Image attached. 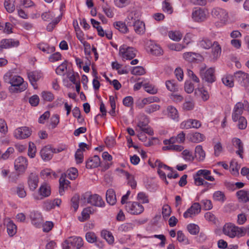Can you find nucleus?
<instances>
[{"label": "nucleus", "mask_w": 249, "mask_h": 249, "mask_svg": "<svg viewBox=\"0 0 249 249\" xmlns=\"http://www.w3.org/2000/svg\"><path fill=\"white\" fill-rule=\"evenodd\" d=\"M83 246L82 238L78 236H71L62 244L63 249H80Z\"/></svg>", "instance_id": "obj_1"}, {"label": "nucleus", "mask_w": 249, "mask_h": 249, "mask_svg": "<svg viewBox=\"0 0 249 249\" xmlns=\"http://www.w3.org/2000/svg\"><path fill=\"white\" fill-rule=\"evenodd\" d=\"M205 64L201 65L199 67V75L202 80L208 83H212L215 81V70L213 68H210L207 70Z\"/></svg>", "instance_id": "obj_2"}, {"label": "nucleus", "mask_w": 249, "mask_h": 249, "mask_svg": "<svg viewBox=\"0 0 249 249\" xmlns=\"http://www.w3.org/2000/svg\"><path fill=\"white\" fill-rule=\"evenodd\" d=\"M249 104L248 101L244 100L239 102L234 106L232 113V119L234 122H237L239 117H241L243 111L249 109Z\"/></svg>", "instance_id": "obj_3"}, {"label": "nucleus", "mask_w": 249, "mask_h": 249, "mask_svg": "<svg viewBox=\"0 0 249 249\" xmlns=\"http://www.w3.org/2000/svg\"><path fill=\"white\" fill-rule=\"evenodd\" d=\"M81 199L97 207H102L105 204L102 197L97 194L90 195L89 193H86L82 195Z\"/></svg>", "instance_id": "obj_4"}, {"label": "nucleus", "mask_w": 249, "mask_h": 249, "mask_svg": "<svg viewBox=\"0 0 249 249\" xmlns=\"http://www.w3.org/2000/svg\"><path fill=\"white\" fill-rule=\"evenodd\" d=\"M119 54L123 60H131L136 56V51L132 47L123 45L120 47Z\"/></svg>", "instance_id": "obj_5"}, {"label": "nucleus", "mask_w": 249, "mask_h": 249, "mask_svg": "<svg viewBox=\"0 0 249 249\" xmlns=\"http://www.w3.org/2000/svg\"><path fill=\"white\" fill-rule=\"evenodd\" d=\"M125 209L132 214H139L144 211L143 206L138 202L129 201L126 203Z\"/></svg>", "instance_id": "obj_6"}, {"label": "nucleus", "mask_w": 249, "mask_h": 249, "mask_svg": "<svg viewBox=\"0 0 249 249\" xmlns=\"http://www.w3.org/2000/svg\"><path fill=\"white\" fill-rule=\"evenodd\" d=\"M9 83L12 86L15 87L18 92H21L27 88V83H25L23 79L18 75L13 76L10 80Z\"/></svg>", "instance_id": "obj_7"}, {"label": "nucleus", "mask_w": 249, "mask_h": 249, "mask_svg": "<svg viewBox=\"0 0 249 249\" xmlns=\"http://www.w3.org/2000/svg\"><path fill=\"white\" fill-rule=\"evenodd\" d=\"M208 13L206 11L199 7H196L193 10L192 18L196 22H202L207 18Z\"/></svg>", "instance_id": "obj_8"}, {"label": "nucleus", "mask_w": 249, "mask_h": 249, "mask_svg": "<svg viewBox=\"0 0 249 249\" xmlns=\"http://www.w3.org/2000/svg\"><path fill=\"white\" fill-rule=\"evenodd\" d=\"M234 79L242 86H246L249 84V74L241 71L234 73Z\"/></svg>", "instance_id": "obj_9"}, {"label": "nucleus", "mask_w": 249, "mask_h": 249, "mask_svg": "<svg viewBox=\"0 0 249 249\" xmlns=\"http://www.w3.org/2000/svg\"><path fill=\"white\" fill-rule=\"evenodd\" d=\"M28 161L23 157H19L15 161L14 167L16 171L19 173H24L27 168Z\"/></svg>", "instance_id": "obj_10"}, {"label": "nucleus", "mask_w": 249, "mask_h": 249, "mask_svg": "<svg viewBox=\"0 0 249 249\" xmlns=\"http://www.w3.org/2000/svg\"><path fill=\"white\" fill-rule=\"evenodd\" d=\"M39 178L37 173L31 172L27 178V184L30 190L35 191L38 186Z\"/></svg>", "instance_id": "obj_11"}, {"label": "nucleus", "mask_w": 249, "mask_h": 249, "mask_svg": "<svg viewBox=\"0 0 249 249\" xmlns=\"http://www.w3.org/2000/svg\"><path fill=\"white\" fill-rule=\"evenodd\" d=\"M212 15L214 18L220 19L222 22L227 21L229 18L228 12L225 10L218 7L212 10Z\"/></svg>", "instance_id": "obj_12"}, {"label": "nucleus", "mask_w": 249, "mask_h": 249, "mask_svg": "<svg viewBox=\"0 0 249 249\" xmlns=\"http://www.w3.org/2000/svg\"><path fill=\"white\" fill-rule=\"evenodd\" d=\"M201 211V206L199 203L195 202L184 213V218L191 217L198 214Z\"/></svg>", "instance_id": "obj_13"}, {"label": "nucleus", "mask_w": 249, "mask_h": 249, "mask_svg": "<svg viewBox=\"0 0 249 249\" xmlns=\"http://www.w3.org/2000/svg\"><path fill=\"white\" fill-rule=\"evenodd\" d=\"M31 135V131L26 126L18 127L14 132L15 136L18 139H26Z\"/></svg>", "instance_id": "obj_14"}, {"label": "nucleus", "mask_w": 249, "mask_h": 249, "mask_svg": "<svg viewBox=\"0 0 249 249\" xmlns=\"http://www.w3.org/2000/svg\"><path fill=\"white\" fill-rule=\"evenodd\" d=\"M201 123L197 120L188 119L180 124V128L186 129L192 128H198L201 126Z\"/></svg>", "instance_id": "obj_15"}, {"label": "nucleus", "mask_w": 249, "mask_h": 249, "mask_svg": "<svg viewBox=\"0 0 249 249\" xmlns=\"http://www.w3.org/2000/svg\"><path fill=\"white\" fill-rule=\"evenodd\" d=\"M19 41L13 39H4L0 42V53L3 49H8L13 47H17Z\"/></svg>", "instance_id": "obj_16"}, {"label": "nucleus", "mask_w": 249, "mask_h": 249, "mask_svg": "<svg viewBox=\"0 0 249 249\" xmlns=\"http://www.w3.org/2000/svg\"><path fill=\"white\" fill-rule=\"evenodd\" d=\"M30 218L32 223L36 227H40L42 225L43 219L40 213L34 211L31 212Z\"/></svg>", "instance_id": "obj_17"}, {"label": "nucleus", "mask_w": 249, "mask_h": 249, "mask_svg": "<svg viewBox=\"0 0 249 249\" xmlns=\"http://www.w3.org/2000/svg\"><path fill=\"white\" fill-rule=\"evenodd\" d=\"M236 226L232 223H228L225 224L223 228V232L224 234L231 238L236 237Z\"/></svg>", "instance_id": "obj_18"}, {"label": "nucleus", "mask_w": 249, "mask_h": 249, "mask_svg": "<svg viewBox=\"0 0 249 249\" xmlns=\"http://www.w3.org/2000/svg\"><path fill=\"white\" fill-rule=\"evenodd\" d=\"M40 154L43 160H50L53 157V149L49 146H44L40 150Z\"/></svg>", "instance_id": "obj_19"}, {"label": "nucleus", "mask_w": 249, "mask_h": 249, "mask_svg": "<svg viewBox=\"0 0 249 249\" xmlns=\"http://www.w3.org/2000/svg\"><path fill=\"white\" fill-rule=\"evenodd\" d=\"M232 143L235 148L238 149L236 151V153L241 158H243V153H244L243 143L240 139L234 138L232 140Z\"/></svg>", "instance_id": "obj_20"}, {"label": "nucleus", "mask_w": 249, "mask_h": 249, "mask_svg": "<svg viewBox=\"0 0 249 249\" xmlns=\"http://www.w3.org/2000/svg\"><path fill=\"white\" fill-rule=\"evenodd\" d=\"M100 164V159L98 156H94L89 159L86 162V167L91 169L97 167Z\"/></svg>", "instance_id": "obj_21"}, {"label": "nucleus", "mask_w": 249, "mask_h": 249, "mask_svg": "<svg viewBox=\"0 0 249 249\" xmlns=\"http://www.w3.org/2000/svg\"><path fill=\"white\" fill-rule=\"evenodd\" d=\"M133 26L135 32L139 35H142L144 34L145 31V24L140 20H136L133 21Z\"/></svg>", "instance_id": "obj_22"}, {"label": "nucleus", "mask_w": 249, "mask_h": 249, "mask_svg": "<svg viewBox=\"0 0 249 249\" xmlns=\"http://www.w3.org/2000/svg\"><path fill=\"white\" fill-rule=\"evenodd\" d=\"M41 74L37 71H31L28 73V76L29 81L34 88H36V82L41 77Z\"/></svg>", "instance_id": "obj_23"}, {"label": "nucleus", "mask_w": 249, "mask_h": 249, "mask_svg": "<svg viewBox=\"0 0 249 249\" xmlns=\"http://www.w3.org/2000/svg\"><path fill=\"white\" fill-rule=\"evenodd\" d=\"M148 51L153 55H160L162 53V50L160 46L153 42H151L148 46Z\"/></svg>", "instance_id": "obj_24"}, {"label": "nucleus", "mask_w": 249, "mask_h": 249, "mask_svg": "<svg viewBox=\"0 0 249 249\" xmlns=\"http://www.w3.org/2000/svg\"><path fill=\"white\" fill-rule=\"evenodd\" d=\"M38 193L41 196V199L48 197L51 195L50 186L46 183L41 184L38 189Z\"/></svg>", "instance_id": "obj_25"}, {"label": "nucleus", "mask_w": 249, "mask_h": 249, "mask_svg": "<svg viewBox=\"0 0 249 249\" xmlns=\"http://www.w3.org/2000/svg\"><path fill=\"white\" fill-rule=\"evenodd\" d=\"M212 47V58L213 59L215 60L220 56L221 53V48L220 45L217 41H214L213 42V45Z\"/></svg>", "instance_id": "obj_26"}, {"label": "nucleus", "mask_w": 249, "mask_h": 249, "mask_svg": "<svg viewBox=\"0 0 249 249\" xmlns=\"http://www.w3.org/2000/svg\"><path fill=\"white\" fill-rule=\"evenodd\" d=\"M121 172L124 176L125 177L127 180V183L131 186V188L135 189L137 186V182L134 179V176L123 170H121Z\"/></svg>", "instance_id": "obj_27"}, {"label": "nucleus", "mask_w": 249, "mask_h": 249, "mask_svg": "<svg viewBox=\"0 0 249 249\" xmlns=\"http://www.w3.org/2000/svg\"><path fill=\"white\" fill-rule=\"evenodd\" d=\"M167 116L170 119L178 121L179 115L177 109L173 106H170L167 107Z\"/></svg>", "instance_id": "obj_28"}, {"label": "nucleus", "mask_w": 249, "mask_h": 249, "mask_svg": "<svg viewBox=\"0 0 249 249\" xmlns=\"http://www.w3.org/2000/svg\"><path fill=\"white\" fill-rule=\"evenodd\" d=\"M106 200L107 202L111 205H113L116 202V197L115 191L112 189H109L107 190L106 192Z\"/></svg>", "instance_id": "obj_29"}, {"label": "nucleus", "mask_w": 249, "mask_h": 249, "mask_svg": "<svg viewBox=\"0 0 249 249\" xmlns=\"http://www.w3.org/2000/svg\"><path fill=\"white\" fill-rule=\"evenodd\" d=\"M204 138V136L199 132L193 133L189 135L190 141L195 143L200 142L203 141Z\"/></svg>", "instance_id": "obj_30"}, {"label": "nucleus", "mask_w": 249, "mask_h": 249, "mask_svg": "<svg viewBox=\"0 0 249 249\" xmlns=\"http://www.w3.org/2000/svg\"><path fill=\"white\" fill-rule=\"evenodd\" d=\"M197 176H202L205 179L213 181L214 178L211 176V171L206 169H201L197 172Z\"/></svg>", "instance_id": "obj_31"}, {"label": "nucleus", "mask_w": 249, "mask_h": 249, "mask_svg": "<svg viewBox=\"0 0 249 249\" xmlns=\"http://www.w3.org/2000/svg\"><path fill=\"white\" fill-rule=\"evenodd\" d=\"M199 45L201 48L208 50L213 46V42L207 37H203L199 40Z\"/></svg>", "instance_id": "obj_32"}, {"label": "nucleus", "mask_w": 249, "mask_h": 249, "mask_svg": "<svg viewBox=\"0 0 249 249\" xmlns=\"http://www.w3.org/2000/svg\"><path fill=\"white\" fill-rule=\"evenodd\" d=\"M6 227L7 232L10 236H13L16 233L17 226L11 220H8L7 221Z\"/></svg>", "instance_id": "obj_33"}, {"label": "nucleus", "mask_w": 249, "mask_h": 249, "mask_svg": "<svg viewBox=\"0 0 249 249\" xmlns=\"http://www.w3.org/2000/svg\"><path fill=\"white\" fill-rule=\"evenodd\" d=\"M195 157L198 161L203 160L205 157V153L203 150L202 146L197 145L195 148Z\"/></svg>", "instance_id": "obj_34"}, {"label": "nucleus", "mask_w": 249, "mask_h": 249, "mask_svg": "<svg viewBox=\"0 0 249 249\" xmlns=\"http://www.w3.org/2000/svg\"><path fill=\"white\" fill-rule=\"evenodd\" d=\"M182 158L187 162H192L195 159L192 152L188 149H185L181 153Z\"/></svg>", "instance_id": "obj_35"}, {"label": "nucleus", "mask_w": 249, "mask_h": 249, "mask_svg": "<svg viewBox=\"0 0 249 249\" xmlns=\"http://www.w3.org/2000/svg\"><path fill=\"white\" fill-rule=\"evenodd\" d=\"M137 126L141 130L150 135L153 134V131L148 127L147 123L140 121L138 123Z\"/></svg>", "instance_id": "obj_36"}, {"label": "nucleus", "mask_w": 249, "mask_h": 249, "mask_svg": "<svg viewBox=\"0 0 249 249\" xmlns=\"http://www.w3.org/2000/svg\"><path fill=\"white\" fill-rule=\"evenodd\" d=\"M101 236L108 244H112L114 243V237L110 231L107 230H103L101 232Z\"/></svg>", "instance_id": "obj_37"}, {"label": "nucleus", "mask_w": 249, "mask_h": 249, "mask_svg": "<svg viewBox=\"0 0 249 249\" xmlns=\"http://www.w3.org/2000/svg\"><path fill=\"white\" fill-rule=\"evenodd\" d=\"M237 196L241 201L246 202L249 200V192L240 190L237 192Z\"/></svg>", "instance_id": "obj_38"}, {"label": "nucleus", "mask_w": 249, "mask_h": 249, "mask_svg": "<svg viewBox=\"0 0 249 249\" xmlns=\"http://www.w3.org/2000/svg\"><path fill=\"white\" fill-rule=\"evenodd\" d=\"M11 191L17 194L20 198H24L26 196V192L23 186H19L16 188L11 189Z\"/></svg>", "instance_id": "obj_39"}, {"label": "nucleus", "mask_w": 249, "mask_h": 249, "mask_svg": "<svg viewBox=\"0 0 249 249\" xmlns=\"http://www.w3.org/2000/svg\"><path fill=\"white\" fill-rule=\"evenodd\" d=\"M165 85L168 90L172 92L178 91V87L174 80H168L165 82Z\"/></svg>", "instance_id": "obj_40"}, {"label": "nucleus", "mask_w": 249, "mask_h": 249, "mask_svg": "<svg viewBox=\"0 0 249 249\" xmlns=\"http://www.w3.org/2000/svg\"><path fill=\"white\" fill-rule=\"evenodd\" d=\"M67 70V61H65L56 69V73L59 75H64Z\"/></svg>", "instance_id": "obj_41"}, {"label": "nucleus", "mask_w": 249, "mask_h": 249, "mask_svg": "<svg viewBox=\"0 0 249 249\" xmlns=\"http://www.w3.org/2000/svg\"><path fill=\"white\" fill-rule=\"evenodd\" d=\"M38 48L42 52L47 53H50L55 51V48L53 46H49L47 44H39L38 45Z\"/></svg>", "instance_id": "obj_42"}, {"label": "nucleus", "mask_w": 249, "mask_h": 249, "mask_svg": "<svg viewBox=\"0 0 249 249\" xmlns=\"http://www.w3.org/2000/svg\"><path fill=\"white\" fill-rule=\"evenodd\" d=\"M168 145L163 146L162 149L163 150H173L180 152L183 150V146L179 145L168 144Z\"/></svg>", "instance_id": "obj_43"}, {"label": "nucleus", "mask_w": 249, "mask_h": 249, "mask_svg": "<svg viewBox=\"0 0 249 249\" xmlns=\"http://www.w3.org/2000/svg\"><path fill=\"white\" fill-rule=\"evenodd\" d=\"M114 26L116 29L122 33H126L128 31V28L125 24L121 21L115 22L114 23Z\"/></svg>", "instance_id": "obj_44"}, {"label": "nucleus", "mask_w": 249, "mask_h": 249, "mask_svg": "<svg viewBox=\"0 0 249 249\" xmlns=\"http://www.w3.org/2000/svg\"><path fill=\"white\" fill-rule=\"evenodd\" d=\"M169 37L176 41H179L182 37V34L179 31H170L168 33Z\"/></svg>", "instance_id": "obj_45"}, {"label": "nucleus", "mask_w": 249, "mask_h": 249, "mask_svg": "<svg viewBox=\"0 0 249 249\" xmlns=\"http://www.w3.org/2000/svg\"><path fill=\"white\" fill-rule=\"evenodd\" d=\"M91 213V208L88 207L85 208L82 212V217H79V221L83 222L89 217V215Z\"/></svg>", "instance_id": "obj_46"}, {"label": "nucleus", "mask_w": 249, "mask_h": 249, "mask_svg": "<svg viewBox=\"0 0 249 249\" xmlns=\"http://www.w3.org/2000/svg\"><path fill=\"white\" fill-rule=\"evenodd\" d=\"M15 0H5L4 5L6 11L12 13L15 9L14 5Z\"/></svg>", "instance_id": "obj_47"}, {"label": "nucleus", "mask_w": 249, "mask_h": 249, "mask_svg": "<svg viewBox=\"0 0 249 249\" xmlns=\"http://www.w3.org/2000/svg\"><path fill=\"white\" fill-rule=\"evenodd\" d=\"M198 56V54L192 52H186L183 54V58L188 62H193Z\"/></svg>", "instance_id": "obj_48"}, {"label": "nucleus", "mask_w": 249, "mask_h": 249, "mask_svg": "<svg viewBox=\"0 0 249 249\" xmlns=\"http://www.w3.org/2000/svg\"><path fill=\"white\" fill-rule=\"evenodd\" d=\"M213 198L215 201L223 202L226 199V197L223 192L217 191L213 193Z\"/></svg>", "instance_id": "obj_49"}, {"label": "nucleus", "mask_w": 249, "mask_h": 249, "mask_svg": "<svg viewBox=\"0 0 249 249\" xmlns=\"http://www.w3.org/2000/svg\"><path fill=\"white\" fill-rule=\"evenodd\" d=\"M66 176L70 179H75L78 176V170L75 168H71L67 171Z\"/></svg>", "instance_id": "obj_50"}, {"label": "nucleus", "mask_w": 249, "mask_h": 249, "mask_svg": "<svg viewBox=\"0 0 249 249\" xmlns=\"http://www.w3.org/2000/svg\"><path fill=\"white\" fill-rule=\"evenodd\" d=\"M187 228L189 233L192 235L197 234L199 231V227L198 226L195 224H189L187 226Z\"/></svg>", "instance_id": "obj_51"}, {"label": "nucleus", "mask_w": 249, "mask_h": 249, "mask_svg": "<svg viewBox=\"0 0 249 249\" xmlns=\"http://www.w3.org/2000/svg\"><path fill=\"white\" fill-rule=\"evenodd\" d=\"M109 103L111 109L108 112L109 114L112 116H115L116 103L115 97L113 96H109Z\"/></svg>", "instance_id": "obj_52"}, {"label": "nucleus", "mask_w": 249, "mask_h": 249, "mask_svg": "<svg viewBox=\"0 0 249 249\" xmlns=\"http://www.w3.org/2000/svg\"><path fill=\"white\" fill-rule=\"evenodd\" d=\"M177 239L179 242H182L185 244H189L190 243L188 238L181 231L177 232Z\"/></svg>", "instance_id": "obj_53"}, {"label": "nucleus", "mask_w": 249, "mask_h": 249, "mask_svg": "<svg viewBox=\"0 0 249 249\" xmlns=\"http://www.w3.org/2000/svg\"><path fill=\"white\" fill-rule=\"evenodd\" d=\"M137 200L142 203H149L148 196L143 192H140L137 195Z\"/></svg>", "instance_id": "obj_54"}, {"label": "nucleus", "mask_w": 249, "mask_h": 249, "mask_svg": "<svg viewBox=\"0 0 249 249\" xmlns=\"http://www.w3.org/2000/svg\"><path fill=\"white\" fill-rule=\"evenodd\" d=\"M223 83L230 88L233 87L234 86V83L233 78L231 76H224L222 79Z\"/></svg>", "instance_id": "obj_55"}, {"label": "nucleus", "mask_w": 249, "mask_h": 249, "mask_svg": "<svg viewBox=\"0 0 249 249\" xmlns=\"http://www.w3.org/2000/svg\"><path fill=\"white\" fill-rule=\"evenodd\" d=\"M230 167L232 174L236 175L238 174L240 166L236 161L232 160L231 162Z\"/></svg>", "instance_id": "obj_56"}, {"label": "nucleus", "mask_w": 249, "mask_h": 249, "mask_svg": "<svg viewBox=\"0 0 249 249\" xmlns=\"http://www.w3.org/2000/svg\"><path fill=\"white\" fill-rule=\"evenodd\" d=\"M43 99L46 101L51 102L54 99V96L50 91H44L41 93Z\"/></svg>", "instance_id": "obj_57"}, {"label": "nucleus", "mask_w": 249, "mask_h": 249, "mask_svg": "<svg viewBox=\"0 0 249 249\" xmlns=\"http://www.w3.org/2000/svg\"><path fill=\"white\" fill-rule=\"evenodd\" d=\"M171 213V210L170 207L168 205H163L162 209V214L164 219H166L170 216Z\"/></svg>", "instance_id": "obj_58"}, {"label": "nucleus", "mask_w": 249, "mask_h": 249, "mask_svg": "<svg viewBox=\"0 0 249 249\" xmlns=\"http://www.w3.org/2000/svg\"><path fill=\"white\" fill-rule=\"evenodd\" d=\"M79 196L75 195L71 199V206L74 211H76L79 207Z\"/></svg>", "instance_id": "obj_59"}, {"label": "nucleus", "mask_w": 249, "mask_h": 249, "mask_svg": "<svg viewBox=\"0 0 249 249\" xmlns=\"http://www.w3.org/2000/svg\"><path fill=\"white\" fill-rule=\"evenodd\" d=\"M143 86L145 90L150 94H156L158 91V90L156 88L149 84H144L143 85Z\"/></svg>", "instance_id": "obj_60"}, {"label": "nucleus", "mask_w": 249, "mask_h": 249, "mask_svg": "<svg viewBox=\"0 0 249 249\" xmlns=\"http://www.w3.org/2000/svg\"><path fill=\"white\" fill-rule=\"evenodd\" d=\"M36 152V150L35 144L31 142L29 143L28 151V156L31 158H33L35 157Z\"/></svg>", "instance_id": "obj_61"}, {"label": "nucleus", "mask_w": 249, "mask_h": 249, "mask_svg": "<svg viewBox=\"0 0 249 249\" xmlns=\"http://www.w3.org/2000/svg\"><path fill=\"white\" fill-rule=\"evenodd\" d=\"M160 108V107L159 105L152 104L145 108V111L148 114H151L157 110H158Z\"/></svg>", "instance_id": "obj_62"}, {"label": "nucleus", "mask_w": 249, "mask_h": 249, "mask_svg": "<svg viewBox=\"0 0 249 249\" xmlns=\"http://www.w3.org/2000/svg\"><path fill=\"white\" fill-rule=\"evenodd\" d=\"M85 236L86 240L89 243H93L96 241L97 237L93 232H88Z\"/></svg>", "instance_id": "obj_63"}, {"label": "nucleus", "mask_w": 249, "mask_h": 249, "mask_svg": "<svg viewBox=\"0 0 249 249\" xmlns=\"http://www.w3.org/2000/svg\"><path fill=\"white\" fill-rule=\"evenodd\" d=\"M131 73L133 75H141L145 73V70L141 66H137L133 68Z\"/></svg>", "instance_id": "obj_64"}]
</instances>
